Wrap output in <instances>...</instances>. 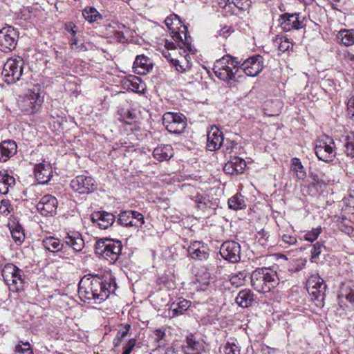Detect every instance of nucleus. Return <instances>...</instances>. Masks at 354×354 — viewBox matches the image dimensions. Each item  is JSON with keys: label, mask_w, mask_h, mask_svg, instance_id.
<instances>
[{"label": "nucleus", "mask_w": 354, "mask_h": 354, "mask_svg": "<svg viewBox=\"0 0 354 354\" xmlns=\"http://www.w3.org/2000/svg\"><path fill=\"white\" fill-rule=\"evenodd\" d=\"M246 276L247 274L245 271H240L230 277V283L236 287L241 286L243 284Z\"/></svg>", "instance_id": "43"}, {"label": "nucleus", "mask_w": 354, "mask_h": 354, "mask_svg": "<svg viewBox=\"0 0 354 354\" xmlns=\"http://www.w3.org/2000/svg\"><path fill=\"white\" fill-rule=\"evenodd\" d=\"M39 91V87L28 90L24 99V102L28 106L27 109H30L32 113L35 112L37 106L41 104L43 101V97L41 95Z\"/></svg>", "instance_id": "22"}, {"label": "nucleus", "mask_w": 354, "mask_h": 354, "mask_svg": "<svg viewBox=\"0 0 354 354\" xmlns=\"http://www.w3.org/2000/svg\"><path fill=\"white\" fill-rule=\"evenodd\" d=\"M345 144L346 153L348 156L354 157V133L352 132L346 136Z\"/></svg>", "instance_id": "46"}, {"label": "nucleus", "mask_w": 354, "mask_h": 354, "mask_svg": "<svg viewBox=\"0 0 354 354\" xmlns=\"http://www.w3.org/2000/svg\"><path fill=\"white\" fill-rule=\"evenodd\" d=\"M42 244L45 249L52 252H68V246L65 245L64 239L61 241L58 238L54 236H48L42 241Z\"/></svg>", "instance_id": "23"}, {"label": "nucleus", "mask_w": 354, "mask_h": 354, "mask_svg": "<svg viewBox=\"0 0 354 354\" xmlns=\"http://www.w3.org/2000/svg\"><path fill=\"white\" fill-rule=\"evenodd\" d=\"M332 5V7L335 9H338L339 7H342L346 2V0H328Z\"/></svg>", "instance_id": "63"}, {"label": "nucleus", "mask_w": 354, "mask_h": 354, "mask_svg": "<svg viewBox=\"0 0 354 354\" xmlns=\"http://www.w3.org/2000/svg\"><path fill=\"white\" fill-rule=\"evenodd\" d=\"M335 142L328 136H324L318 140L315 147L317 158L322 161L329 162L335 156Z\"/></svg>", "instance_id": "10"}, {"label": "nucleus", "mask_w": 354, "mask_h": 354, "mask_svg": "<svg viewBox=\"0 0 354 354\" xmlns=\"http://www.w3.org/2000/svg\"><path fill=\"white\" fill-rule=\"evenodd\" d=\"M327 286L317 274H312L306 281V288L311 300L318 308L324 306L325 292Z\"/></svg>", "instance_id": "5"}, {"label": "nucleus", "mask_w": 354, "mask_h": 354, "mask_svg": "<svg viewBox=\"0 0 354 354\" xmlns=\"http://www.w3.org/2000/svg\"><path fill=\"white\" fill-rule=\"evenodd\" d=\"M165 337V333L160 329H157L153 332L152 338L157 343V346H163L165 343L164 338Z\"/></svg>", "instance_id": "48"}, {"label": "nucleus", "mask_w": 354, "mask_h": 354, "mask_svg": "<svg viewBox=\"0 0 354 354\" xmlns=\"http://www.w3.org/2000/svg\"><path fill=\"white\" fill-rule=\"evenodd\" d=\"M2 277L12 292H19L23 289L24 279V271L12 263H7L2 269Z\"/></svg>", "instance_id": "6"}, {"label": "nucleus", "mask_w": 354, "mask_h": 354, "mask_svg": "<svg viewBox=\"0 0 354 354\" xmlns=\"http://www.w3.org/2000/svg\"><path fill=\"white\" fill-rule=\"evenodd\" d=\"M262 69L263 58L260 55L251 57L239 64V71H243L248 76H256Z\"/></svg>", "instance_id": "15"}, {"label": "nucleus", "mask_w": 354, "mask_h": 354, "mask_svg": "<svg viewBox=\"0 0 354 354\" xmlns=\"http://www.w3.org/2000/svg\"><path fill=\"white\" fill-rule=\"evenodd\" d=\"M162 124L170 133L180 134L185 131L187 120L180 113L167 112L162 116Z\"/></svg>", "instance_id": "8"}, {"label": "nucleus", "mask_w": 354, "mask_h": 354, "mask_svg": "<svg viewBox=\"0 0 354 354\" xmlns=\"http://www.w3.org/2000/svg\"><path fill=\"white\" fill-rule=\"evenodd\" d=\"M24 61L21 57L10 58L5 63L1 75L8 84L18 81L23 73Z\"/></svg>", "instance_id": "7"}, {"label": "nucleus", "mask_w": 354, "mask_h": 354, "mask_svg": "<svg viewBox=\"0 0 354 354\" xmlns=\"http://www.w3.org/2000/svg\"><path fill=\"white\" fill-rule=\"evenodd\" d=\"M189 303L190 302L189 301L184 299L178 304H172L171 306L172 317L183 314L184 311L189 308Z\"/></svg>", "instance_id": "39"}, {"label": "nucleus", "mask_w": 354, "mask_h": 354, "mask_svg": "<svg viewBox=\"0 0 354 354\" xmlns=\"http://www.w3.org/2000/svg\"><path fill=\"white\" fill-rule=\"evenodd\" d=\"M348 117L354 120V96L351 97L347 103Z\"/></svg>", "instance_id": "55"}, {"label": "nucleus", "mask_w": 354, "mask_h": 354, "mask_svg": "<svg viewBox=\"0 0 354 354\" xmlns=\"http://www.w3.org/2000/svg\"><path fill=\"white\" fill-rule=\"evenodd\" d=\"M116 290V283L111 275L84 276L78 285V294L82 300L100 304Z\"/></svg>", "instance_id": "1"}, {"label": "nucleus", "mask_w": 354, "mask_h": 354, "mask_svg": "<svg viewBox=\"0 0 354 354\" xmlns=\"http://www.w3.org/2000/svg\"><path fill=\"white\" fill-rule=\"evenodd\" d=\"M113 37L118 42L123 43L126 41L124 34L120 31L114 30L113 32Z\"/></svg>", "instance_id": "61"}, {"label": "nucleus", "mask_w": 354, "mask_h": 354, "mask_svg": "<svg viewBox=\"0 0 354 354\" xmlns=\"http://www.w3.org/2000/svg\"><path fill=\"white\" fill-rule=\"evenodd\" d=\"M124 88L133 92H142L145 90V85L139 77L130 76L123 82Z\"/></svg>", "instance_id": "32"}, {"label": "nucleus", "mask_w": 354, "mask_h": 354, "mask_svg": "<svg viewBox=\"0 0 354 354\" xmlns=\"http://www.w3.org/2000/svg\"><path fill=\"white\" fill-rule=\"evenodd\" d=\"M232 28L230 27H228V26H225L222 28H221L218 32H217V37L219 36V37H222L223 38H227L228 36L230 35V34L232 33Z\"/></svg>", "instance_id": "57"}, {"label": "nucleus", "mask_w": 354, "mask_h": 354, "mask_svg": "<svg viewBox=\"0 0 354 354\" xmlns=\"http://www.w3.org/2000/svg\"><path fill=\"white\" fill-rule=\"evenodd\" d=\"M133 68L136 73L145 75L152 68V62L145 55H138L133 62Z\"/></svg>", "instance_id": "28"}, {"label": "nucleus", "mask_w": 354, "mask_h": 354, "mask_svg": "<svg viewBox=\"0 0 354 354\" xmlns=\"http://www.w3.org/2000/svg\"><path fill=\"white\" fill-rule=\"evenodd\" d=\"M10 233L12 239L17 244H21L24 241L25 235L21 226H16L10 229Z\"/></svg>", "instance_id": "44"}, {"label": "nucleus", "mask_w": 354, "mask_h": 354, "mask_svg": "<svg viewBox=\"0 0 354 354\" xmlns=\"http://www.w3.org/2000/svg\"><path fill=\"white\" fill-rule=\"evenodd\" d=\"M291 171L295 175L298 180H304L306 176V172L300 161L297 158H293L291 160Z\"/></svg>", "instance_id": "35"}, {"label": "nucleus", "mask_w": 354, "mask_h": 354, "mask_svg": "<svg viewBox=\"0 0 354 354\" xmlns=\"http://www.w3.org/2000/svg\"><path fill=\"white\" fill-rule=\"evenodd\" d=\"M11 205L8 200H2L0 203V212L8 215L10 212Z\"/></svg>", "instance_id": "53"}, {"label": "nucleus", "mask_w": 354, "mask_h": 354, "mask_svg": "<svg viewBox=\"0 0 354 354\" xmlns=\"http://www.w3.org/2000/svg\"><path fill=\"white\" fill-rule=\"evenodd\" d=\"M118 114L120 115V120L124 121L126 124H131L129 120L133 118V114L131 110L122 109L118 111Z\"/></svg>", "instance_id": "50"}, {"label": "nucleus", "mask_w": 354, "mask_h": 354, "mask_svg": "<svg viewBox=\"0 0 354 354\" xmlns=\"http://www.w3.org/2000/svg\"><path fill=\"white\" fill-rule=\"evenodd\" d=\"M212 279L211 274L207 271H204L202 274L198 273L196 275L197 290L210 291L213 288Z\"/></svg>", "instance_id": "30"}, {"label": "nucleus", "mask_w": 354, "mask_h": 354, "mask_svg": "<svg viewBox=\"0 0 354 354\" xmlns=\"http://www.w3.org/2000/svg\"><path fill=\"white\" fill-rule=\"evenodd\" d=\"M65 30L71 33L75 37L77 32V26L73 23H68L65 24Z\"/></svg>", "instance_id": "60"}, {"label": "nucleus", "mask_w": 354, "mask_h": 354, "mask_svg": "<svg viewBox=\"0 0 354 354\" xmlns=\"http://www.w3.org/2000/svg\"><path fill=\"white\" fill-rule=\"evenodd\" d=\"M122 249L121 241L111 239L99 240L95 245V253L110 263H114L118 260Z\"/></svg>", "instance_id": "4"}, {"label": "nucleus", "mask_w": 354, "mask_h": 354, "mask_svg": "<svg viewBox=\"0 0 354 354\" xmlns=\"http://www.w3.org/2000/svg\"><path fill=\"white\" fill-rule=\"evenodd\" d=\"M338 228L340 231L346 234H351L353 232V228L348 224L345 223V219L342 218V221L338 223Z\"/></svg>", "instance_id": "52"}, {"label": "nucleus", "mask_w": 354, "mask_h": 354, "mask_svg": "<svg viewBox=\"0 0 354 354\" xmlns=\"http://www.w3.org/2000/svg\"><path fill=\"white\" fill-rule=\"evenodd\" d=\"M71 188L80 194H88L97 189L95 180L91 176L80 175L73 178L70 183Z\"/></svg>", "instance_id": "13"}, {"label": "nucleus", "mask_w": 354, "mask_h": 354, "mask_svg": "<svg viewBox=\"0 0 354 354\" xmlns=\"http://www.w3.org/2000/svg\"><path fill=\"white\" fill-rule=\"evenodd\" d=\"M342 58L348 63H354V54L349 50H344L342 54Z\"/></svg>", "instance_id": "58"}, {"label": "nucleus", "mask_w": 354, "mask_h": 354, "mask_svg": "<svg viewBox=\"0 0 354 354\" xmlns=\"http://www.w3.org/2000/svg\"><path fill=\"white\" fill-rule=\"evenodd\" d=\"M282 241L288 245H294L297 243V238L290 234H283L282 236Z\"/></svg>", "instance_id": "59"}, {"label": "nucleus", "mask_w": 354, "mask_h": 354, "mask_svg": "<svg viewBox=\"0 0 354 354\" xmlns=\"http://www.w3.org/2000/svg\"><path fill=\"white\" fill-rule=\"evenodd\" d=\"M225 354H239L240 349L234 342H227L223 347Z\"/></svg>", "instance_id": "49"}, {"label": "nucleus", "mask_w": 354, "mask_h": 354, "mask_svg": "<svg viewBox=\"0 0 354 354\" xmlns=\"http://www.w3.org/2000/svg\"><path fill=\"white\" fill-rule=\"evenodd\" d=\"M15 178L6 171H0V194H6L10 187L15 185Z\"/></svg>", "instance_id": "33"}, {"label": "nucleus", "mask_w": 354, "mask_h": 354, "mask_svg": "<svg viewBox=\"0 0 354 354\" xmlns=\"http://www.w3.org/2000/svg\"><path fill=\"white\" fill-rule=\"evenodd\" d=\"M136 344V339H131L127 342L126 346L124 347V351L122 354H130Z\"/></svg>", "instance_id": "56"}, {"label": "nucleus", "mask_w": 354, "mask_h": 354, "mask_svg": "<svg viewBox=\"0 0 354 354\" xmlns=\"http://www.w3.org/2000/svg\"><path fill=\"white\" fill-rule=\"evenodd\" d=\"M251 285L260 293L270 292L279 284V278L275 271L270 268H260L251 274Z\"/></svg>", "instance_id": "2"}, {"label": "nucleus", "mask_w": 354, "mask_h": 354, "mask_svg": "<svg viewBox=\"0 0 354 354\" xmlns=\"http://www.w3.org/2000/svg\"><path fill=\"white\" fill-rule=\"evenodd\" d=\"M35 176L39 184L47 183L52 176V168L49 165L39 163L35 165Z\"/></svg>", "instance_id": "26"}, {"label": "nucleus", "mask_w": 354, "mask_h": 354, "mask_svg": "<svg viewBox=\"0 0 354 354\" xmlns=\"http://www.w3.org/2000/svg\"><path fill=\"white\" fill-rule=\"evenodd\" d=\"M232 5L239 10H246L250 6V0H227L224 8L227 10V8H231Z\"/></svg>", "instance_id": "40"}, {"label": "nucleus", "mask_w": 354, "mask_h": 354, "mask_svg": "<svg viewBox=\"0 0 354 354\" xmlns=\"http://www.w3.org/2000/svg\"><path fill=\"white\" fill-rule=\"evenodd\" d=\"M220 254L225 260L231 263H237L240 261V245L235 241H225L220 248Z\"/></svg>", "instance_id": "16"}, {"label": "nucleus", "mask_w": 354, "mask_h": 354, "mask_svg": "<svg viewBox=\"0 0 354 354\" xmlns=\"http://www.w3.org/2000/svg\"><path fill=\"white\" fill-rule=\"evenodd\" d=\"M183 348L185 354H202L205 351V342L194 335H190L187 337Z\"/></svg>", "instance_id": "20"}, {"label": "nucleus", "mask_w": 354, "mask_h": 354, "mask_svg": "<svg viewBox=\"0 0 354 354\" xmlns=\"http://www.w3.org/2000/svg\"><path fill=\"white\" fill-rule=\"evenodd\" d=\"M339 297L344 298L351 304H354V281H349L343 285Z\"/></svg>", "instance_id": "34"}, {"label": "nucleus", "mask_w": 354, "mask_h": 354, "mask_svg": "<svg viewBox=\"0 0 354 354\" xmlns=\"http://www.w3.org/2000/svg\"><path fill=\"white\" fill-rule=\"evenodd\" d=\"M274 44L281 52H286L292 47V43L288 38L283 37H277Z\"/></svg>", "instance_id": "42"}, {"label": "nucleus", "mask_w": 354, "mask_h": 354, "mask_svg": "<svg viewBox=\"0 0 354 354\" xmlns=\"http://www.w3.org/2000/svg\"><path fill=\"white\" fill-rule=\"evenodd\" d=\"M321 232L322 227H317L316 228L312 229L310 231L307 232L304 235V238L306 241L313 242L318 238Z\"/></svg>", "instance_id": "47"}, {"label": "nucleus", "mask_w": 354, "mask_h": 354, "mask_svg": "<svg viewBox=\"0 0 354 354\" xmlns=\"http://www.w3.org/2000/svg\"><path fill=\"white\" fill-rule=\"evenodd\" d=\"M91 221L100 228L105 230L114 223L115 216L112 213L105 211L94 212L91 214Z\"/></svg>", "instance_id": "19"}, {"label": "nucleus", "mask_w": 354, "mask_h": 354, "mask_svg": "<svg viewBox=\"0 0 354 354\" xmlns=\"http://www.w3.org/2000/svg\"><path fill=\"white\" fill-rule=\"evenodd\" d=\"M65 245L68 246V250L72 248L75 252H79L84 246V241L81 234L77 232H73L64 238Z\"/></svg>", "instance_id": "27"}, {"label": "nucleus", "mask_w": 354, "mask_h": 354, "mask_svg": "<svg viewBox=\"0 0 354 354\" xmlns=\"http://www.w3.org/2000/svg\"><path fill=\"white\" fill-rule=\"evenodd\" d=\"M117 222L125 227H142L145 223L144 216L136 211H122L120 213Z\"/></svg>", "instance_id": "14"}, {"label": "nucleus", "mask_w": 354, "mask_h": 354, "mask_svg": "<svg viewBox=\"0 0 354 354\" xmlns=\"http://www.w3.org/2000/svg\"><path fill=\"white\" fill-rule=\"evenodd\" d=\"M207 149L209 151H214L221 148L223 142V134L216 126H212L207 130Z\"/></svg>", "instance_id": "18"}, {"label": "nucleus", "mask_w": 354, "mask_h": 354, "mask_svg": "<svg viewBox=\"0 0 354 354\" xmlns=\"http://www.w3.org/2000/svg\"><path fill=\"white\" fill-rule=\"evenodd\" d=\"M82 15L84 19L90 23L102 19V17L100 12L94 7L91 6L86 7L82 10Z\"/></svg>", "instance_id": "38"}, {"label": "nucleus", "mask_w": 354, "mask_h": 354, "mask_svg": "<svg viewBox=\"0 0 354 354\" xmlns=\"http://www.w3.org/2000/svg\"><path fill=\"white\" fill-rule=\"evenodd\" d=\"M245 167L246 162L243 159L234 156L225 165L223 170L226 174L233 175L243 173Z\"/></svg>", "instance_id": "24"}, {"label": "nucleus", "mask_w": 354, "mask_h": 354, "mask_svg": "<svg viewBox=\"0 0 354 354\" xmlns=\"http://www.w3.org/2000/svg\"><path fill=\"white\" fill-rule=\"evenodd\" d=\"M279 26L284 32L299 30L306 26V18L299 12L284 13L280 15Z\"/></svg>", "instance_id": "9"}, {"label": "nucleus", "mask_w": 354, "mask_h": 354, "mask_svg": "<svg viewBox=\"0 0 354 354\" xmlns=\"http://www.w3.org/2000/svg\"><path fill=\"white\" fill-rule=\"evenodd\" d=\"M229 208L234 210H239L245 208L246 204L244 197L240 194H236L228 199Z\"/></svg>", "instance_id": "37"}, {"label": "nucleus", "mask_w": 354, "mask_h": 354, "mask_svg": "<svg viewBox=\"0 0 354 354\" xmlns=\"http://www.w3.org/2000/svg\"><path fill=\"white\" fill-rule=\"evenodd\" d=\"M171 63L173 64V66L176 68V71L178 72L183 73L185 71V68L184 66L181 65L180 63V61L177 59H171Z\"/></svg>", "instance_id": "62"}, {"label": "nucleus", "mask_w": 354, "mask_h": 354, "mask_svg": "<svg viewBox=\"0 0 354 354\" xmlns=\"http://www.w3.org/2000/svg\"><path fill=\"white\" fill-rule=\"evenodd\" d=\"M197 205L198 208L201 209H205L208 207V203L209 202L206 197H204L203 195L197 193L196 195L192 196L191 198Z\"/></svg>", "instance_id": "45"}, {"label": "nucleus", "mask_w": 354, "mask_h": 354, "mask_svg": "<svg viewBox=\"0 0 354 354\" xmlns=\"http://www.w3.org/2000/svg\"><path fill=\"white\" fill-rule=\"evenodd\" d=\"M323 248H324V245L319 242H317L313 245L311 250V261H313V259L318 258Z\"/></svg>", "instance_id": "51"}, {"label": "nucleus", "mask_w": 354, "mask_h": 354, "mask_svg": "<svg viewBox=\"0 0 354 354\" xmlns=\"http://www.w3.org/2000/svg\"><path fill=\"white\" fill-rule=\"evenodd\" d=\"M15 354H33L30 344L28 342L19 341L15 349Z\"/></svg>", "instance_id": "41"}, {"label": "nucleus", "mask_w": 354, "mask_h": 354, "mask_svg": "<svg viewBox=\"0 0 354 354\" xmlns=\"http://www.w3.org/2000/svg\"><path fill=\"white\" fill-rule=\"evenodd\" d=\"M239 64L240 62L237 58L225 55L216 60L213 69L217 77L223 81L230 82L235 78V75L239 71Z\"/></svg>", "instance_id": "3"}, {"label": "nucleus", "mask_w": 354, "mask_h": 354, "mask_svg": "<svg viewBox=\"0 0 354 354\" xmlns=\"http://www.w3.org/2000/svg\"><path fill=\"white\" fill-rule=\"evenodd\" d=\"M153 156L160 162L168 160L174 156L173 148L170 145H159L153 149Z\"/></svg>", "instance_id": "29"}, {"label": "nucleus", "mask_w": 354, "mask_h": 354, "mask_svg": "<svg viewBox=\"0 0 354 354\" xmlns=\"http://www.w3.org/2000/svg\"><path fill=\"white\" fill-rule=\"evenodd\" d=\"M17 146L14 140H7L0 143V162H6L17 153Z\"/></svg>", "instance_id": "25"}, {"label": "nucleus", "mask_w": 354, "mask_h": 354, "mask_svg": "<svg viewBox=\"0 0 354 354\" xmlns=\"http://www.w3.org/2000/svg\"><path fill=\"white\" fill-rule=\"evenodd\" d=\"M165 25L168 27V28L171 30H175L174 28H172L171 26L173 25V19L171 17H167L165 20Z\"/></svg>", "instance_id": "64"}, {"label": "nucleus", "mask_w": 354, "mask_h": 354, "mask_svg": "<svg viewBox=\"0 0 354 354\" xmlns=\"http://www.w3.org/2000/svg\"><path fill=\"white\" fill-rule=\"evenodd\" d=\"M337 37L344 46H351L354 44V30L347 29L342 30L338 32Z\"/></svg>", "instance_id": "36"}, {"label": "nucleus", "mask_w": 354, "mask_h": 354, "mask_svg": "<svg viewBox=\"0 0 354 354\" xmlns=\"http://www.w3.org/2000/svg\"><path fill=\"white\" fill-rule=\"evenodd\" d=\"M188 255L193 259L205 260L209 257L207 247L201 242L194 241L187 249Z\"/></svg>", "instance_id": "21"}, {"label": "nucleus", "mask_w": 354, "mask_h": 354, "mask_svg": "<svg viewBox=\"0 0 354 354\" xmlns=\"http://www.w3.org/2000/svg\"><path fill=\"white\" fill-rule=\"evenodd\" d=\"M345 211H346L348 214L354 215V193L350 194Z\"/></svg>", "instance_id": "54"}, {"label": "nucleus", "mask_w": 354, "mask_h": 354, "mask_svg": "<svg viewBox=\"0 0 354 354\" xmlns=\"http://www.w3.org/2000/svg\"><path fill=\"white\" fill-rule=\"evenodd\" d=\"M57 205L58 202L55 196L46 194L37 204V209L43 216H51L56 214Z\"/></svg>", "instance_id": "17"}, {"label": "nucleus", "mask_w": 354, "mask_h": 354, "mask_svg": "<svg viewBox=\"0 0 354 354\" xmlns=\"http://www.w3.org/2000/svg\"><path fill=\"white\" fill-rule=\"evenodd\" d=\"M18 32L10 26H7L0 30V50L4 53L13 50L17 42Z\"/></svg>", "instance_id": "12"}, {"label": "nucleus", "mask_w": 354, "mask_h": 354, "mask_svg": "<svg viewBox=\"0 0 354 354\" xmlns=\"http://www.w3.org/2000/svg\"><path fill=\"white\" fill-rule=\"evenodd\" d=\"M183 28L184 30H182V33L184 35V39L182 38V36L176 30L171 32V36L174 41H170L168 39L165 40V50H175L177 47H179L193 54L194 53V50L192 49L191 44V37L187 35V27L184 26Z\"/></svg>", "instance_id": "11"}, {"label": "nucleus", "mask_w": 354, "mask_h": 354, "mask_svg": "<svg viewBox=\"0 0 354 354\" xmlns=\"http://www.w3.org/2000/svg\"><path fill=\"white\" fill-rule=\"evenodd\" d=\"M254 299V295L250 289L241 290L235 299L236 303L242 308L251 306Z\"/></svg>", "instance_id": "31"}]
</instances>
